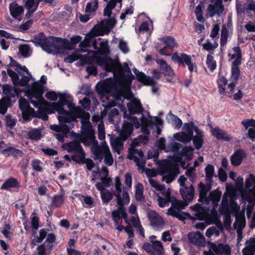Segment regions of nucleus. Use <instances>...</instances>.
Masks as SVG:
<instances>
[{"instance_id": "nucleus-1", "label": "nucleus", "mask_w": 255, "mask_h": 255, "mask_svg": "<svg viewBox=\"0 0 255 255\" xmlns=\"http://www.w3.org/2000/svg\"><path fill=\"white\" fill-rule=\"evenodd\" d=\"M113 26V22L109 19L103 20L101 23L96 25L91 31L85 36L84 41L80 43V47L81 52L87 51V50L84 48L91 46L96 51H88L84 55L78 53L70 55L65 58V62L71 63L80 59L84 63H95L102 66L106 70H112L115 68H118V65L115 61L107 56L110 52L108 41L101 38H96L95 37L96 36L109 33Z\"/></svg>"}, {"instance_id": "nucleus-2", "label": "nucleus", "mask_w": 255, "mask_h": 255, "mask_svg": "<svg viewBox=\"0 0 255 255\" xmlns=\"http://www.w3.org/2000/svg\"><path fill=\"white\" fill-rule=\"evenodd\" d=\"M73 113L75 117L81 119L82 134L78 138V141H74L64 144V148L68 152H77L83 149L80 142L85 146H91V150L96 160L102 161L104 159V163L109 166H112L114 160L110 148L105 141L98 145L96 140L95 130L89 122L90 115L83 111L80 108H75Z\"/></svg>"}, {"instance_id": "nucleus-3", "label": "nucleus", "mask_w": 255, "mask_h": 255, "mask_svg": "<svg viewBox=\"0 0 255 255\" xmlns=\"http://www.w3.org/2000/svg\"><path fill=\"white\" fill-rule=\"evenodd\" d=\"M118 65V68H115L112 70H106L113 72L114 79L111 78L105 79L102 83L97 85L98 93L109 100V106H115L119 105L116 102L125 99H129L131 97L130 84L133 75L129 70L128 65L125 63L122 66L119 62L115 61Z\"/></svg>"}, {"instance_id": "nucleus-4", "label": "nucleus", "mask_w": 255, "mask_h": 255, "mask_svg": "<svg viewBox=\"0 0 255 255\" xmlns=\"http://www.w3.org/2000/svg\"><path fill=\"white\" fill-rule=\"evenodd\" d=\"M183 129L182 132L173 134V138L171 139L167 145L165 144V138H160L156 143L158 148L166 152H175L178 150L179 144L176 143L175 140L186 143L190 141L193 138V141L196 148L200 149L203 143L202 131L192 123L185 124Z\"/></svg>"}, {"instance_id": "nucleus-5", "label": "nucleus", "mask_w": 255, "mask_h": 255, "mask_svg": "<svg viewBox=\"0 0 255 255\" xmlns=\"http://www.w3.org/2000/svg\"><path fill=\"white\" fill-rule=\"evenodd\" d=\"M149 183L150 186L153 188L155 191H159L164 197H162L157 195V201L159 206L163 208L169 203H171V206L167 210V214L173 217L178 218L181 220L185 219V214L182 211L187 205L182 201L177 200L175 197L171 196V190L170 188H166L164 184H160L157 181L149 179Z\"/></svg>"}, {"instance_id": "nucleus-6", "label": "nucleus", "mask_w": 255, "mask_h": 255, "mask_svg": "<svg viewBox=\"0 0 255 255\" xmlns=\"http://www.w3.org/2000/svg\"><path fill=\"white\" fill-rule=\"evenodd\" d=\"M120 109L124 112V117L126 118L120 132V136L124 140H125L131 135L133 127L137 128L140 125L142 131L145 134H147L148 133L147 127H150L152 124L155 125L157 128V134H160L161 129L159 126H162L163 121L159 118L154 117L151 119L149 121L142 116L140 119V123L134 116L126 115V108L124 106H121Z\"/></svg>"}, {"instance_id": "nucleus-7", "label": "nucleus", "mask_w": 255, "mask_h": 255, "mask_svg": "<svg viewBox=\"0 0 255 255\" xmlns=\"http://www.w3.org/2000/svg\"><path fill=\"white\" fill-rule=\"evenodd\" d=\"M229 201L233 206L236 221L234 223V227L237 230L238 234V241L240 242L243 238L242 231L243 229L245 227L246 221L245 219V208L242 210H239L238 204L233 202V197L230 193L226 192L224 194L222 201V206L221 207L220 212L224 214L225 223L226 224L231 223L230 218L231 215L229 210L228 204Z\"/></svg>"}, {"instance_id": "nucleus-8", "label": "nucleus", "mask_w": 255, "mask_h": 255, "mask_svg": "<svg viewBox=\"0 0 255 255\" xmlns=\"http://www.w3.org/2000/svg\"><path fill=\"white\" fill-rule=\"evenodd\" d=\"M46 81V77L42 75L39 81L34 82L24 91L25 95L28 97L30 103L38 111L47 109L49 106L48 102L42 96Z\"/></svg>"}, {"instance_id": "nucleus-9", "label": "nucleus", "mask_w": 255, "mask_h": 255, "mask_svg": "<svg viewBox=\"0 0 255 255\" xmlns=\"http://www.w3.org/2000/svg\"><path fill=\"white\" fill-rule=\"evenodd\" d=\"M35 43L40 46L48 53L56 54L64 49L69 48L68 40L51 36L45 37L42 33L35 38Z\"/></svg>"}, {"instance_id": "nucleus-10", "label": "nucleus", "mask_w": 255, "mask_h": 255, "mask_svg": "<svg viewBox=\"0 0 255 255\" xmlns=\"http://www.w3.org/2000/svg\"><path fill=\"white\" fill-rule=\"evenodd\" d=\"M146 174L149 179H153L151 177H155L157 174L162 176L161 180L166 183L172 182L175 177L179 174V170L177 167L173 165L169 162H164L160 166L158 173L154 169H148L146 171Z\"/></svg>"}, {"instance_id": "nucleus-11", "label": "nucleus", "mask_w": 255, "mask_h": 255, "mask_svg": "<svg viewBox=\"0 0 255 255\" xmlns=\"http://www.w3.org/2000/svg\"><path fill=\"white\" fill-rule=\"evenodd\" d=\"M59 99V101L52 103L51 107L58 112L59 122L70 123L74 121L75 117L69 112L65 111L63 108V106L69 104L72 101V96L69 94L60 93Z\"/></svg>"}, {"instance_id": "nucleus-12", "label": "nucleus", "mask_w": 255, "mask_h": 255, "mask_svg": "<svg viewBox=\"0 0 255 255\" xmlns=\"http://www.w3.org/2000/svg\"><path fill=\"white\" fill-rule=\"evenodd\" d=\"M199 190L200 194L199 201L203 202V204L205 203L206 205L212 206V209L211 211L212 216L213 217H216L217 212L215 208L218 206V203L220 200L221 192L218 190H214L211 192L207 197V194L209 189L201 182L199 185Z\"/></svg>"}, {"instance_id": "nucleus-13", "label": "nucleus", "mask_w": 255, "mask_h": 255, "mask_svg": "<svg viewBox=\"0 0 255 255\" xmlns=\"http://www.w3.org/2000/svg\"><path fill=\"white\" fill-rule=\"evenodd\" d=\"M148 140L146 135H140L138 138L135 139L132 142L129 148L128 158L133 160L135 163L138 169H142L145 165V161L143 158V153L141 150L135 148L140 143H145Z\"/></svg>"}, {"instance_id": "nucleus-14", "label": "nucleus", "mask_w": 255, "mask_h": 255, "mask_svg": "<svg viewBox=\"0 0 255 255\" xmlns=\"http://www.w3.org/2000/svg\"><path fill=\"white\" fill-rule=\"evenodd\" d=\"M15 70L17 73L12 70H7L8 74L14 85L24 86L30 81V78L33 80L32 75L25 66L22 67L19 64H17L16 66Z\"/></svg>"}, {"instance_id": "nucleus-15", "label": "nucleus", "mask_w": 255, "mask_h": 255, "mask_svg": "<svg viewBox=\"0 0 255 255\" xmlns=\"http://www.w3.org/2000/svg\"><path fill=\"white\" fill-rule=\"evenodd\" d=\"M129 202V195L128 192H124V201H121V203H118L119 205L118 210L112 212V217L114 221L115 226L119 231L121 232L123 229V226L121 225L122 217L125 219L127 223L129 224L126 210L124 208V205L128 204Z\"/></svg>"}, {"instance_id": "nucleus-16", "label": "nucleus", "mask_w": 255, "mask_h": 255, "mask_svg": "<svg viewBox=\"0 0 255 255\" xmlns=\"http://www.w3.org/2000/svg\"><path fill=\"white\" fill-rule=\"evenodd\" d=\"M242 199H255V176L250 174L245 179V188L241 191Z\"/></svg>"}, {"instance_id": "nucleus-17", "label": "nucleus", "mask_w": 255, "mask_h": 255, "mask_svg": "<svg viewBox=\"0 0 255 255\" xmlns=\"http://www.w3.org/2000/svg\"><path fill=\"white\" fill-rule=\"evenodd\" d=\"M209 251H204V255H230L231 249L227 245L223 244H208Z\"/></svg>"}, {"instance_id": "nucleus-18", "label": "nucleus", "mask_w": 255, "mask_h": 255, "mask_svg": "<svg viewBox=\"0 0 255 255\" xmlns=\"http://www.w3.org/2000/svg\"><path fill=\"white\" fill-rule=\"evenodd\" d=\"M109 110L108 106L105 108L104 110L102 112L101 116L95 115L92 118V121L94 123H97L100 122L98 126V136L100 140H104L105 138V131L104 124L102 121V119L107 114Z\"/></svg>"}, {"instance_id": "nucleus-19", "label": "nucleus", "mask_w": 255, "mask_h": 255, "mask_svg": "<svg viewBox=\"0 0 255 255\" xmlns=\"http://www.w3.org/2000/svg\"><path fill=\"white\" fill-rule=\"evenodd\" d=\"M9 11L10 15L14 19L21 21L24 11L22 5H19L16 1H13L9 4Z\"/></svg>"}, {"instance_id": "nucleus-20", "label": "nucleus", "mask_w": 255, "mask_h": 255, "mask_svg": "<svg viewBox=\"0 0 255 255\" xmlns=\"http://www.w3.org/2000/svg\"><path fill=\"white\" fill-rule=\"evenodd\" d=\"M147 217L150 222L151 225L156 229L162 228L164 225L162 218L156 212L152 210L147 212Z\"/></svg>"}, {"instance_id": "nucleus-21", "label": "nucleus", "mask_w": 255, "mask_h": 255, "mask_svg": "<svg viewBox=\"0 0 255 255\" xmlns=\"http://www.w3.org/2000/svg\"><path fill=\"white\" fill-rule=\"evenodd\" d=\"M222 0H216L213 3L210 4L207 7L208 14L213 17L215 14L220 15L224 11Z\"/></svg>"}, {"instance_id": "nucleus-22", "label": "nucleus", "mask_w": 255, "mask_h": 255, "mask_svg": "<svg viewBox=\"0 0 255 255\" xmlns=\"http://www.w3.org/2000/svg\"><path fill=\"white\" fill-rule=\"evenodd\" d=\"M191 209L196 213L195 216L200 220H207L210 218V215L208 209H205V207H201L199 204L191 206Z\"/></svg>"}, {"instance_id": "nucleus-23", "label": "nucleus", "mask_w": 255, "mask_h": 255, "mask_svg": "<svg viewBox=\"0 0 255 255\" xmlns=\"http://www.w3.org/2000/svg\"><path fill=\"white\" fill-rule=\"evenodd\" d=\"M19 107L21 111L23 119L28 120L29 116L32 114L33 110L29 107V103L25 98H21L19 99Z\"/></svg>"}, {"instance_id": "nucleus-24", "label": "nucleus", "mask_w": 255, "mask_h": 255, "mask_svg": "<svg viewBox=\"0 0 255 255\" xmlns=\"http://www.w3.org/2000/svg\"><path fill=\"white\" fill-rule=\"evenodd\" d=\"M239 65L232 64V71L231 79L233 81L228 86L227 90H229L228 92L229 94H232L234 92L235 87L237 84V81L239 78L240 71L238 68Z\"/></svg>"}, {"instance_id": "nucleus-25", "label": "nucleus", "mask_w": 255, "mask_h": 255, "mask_svg": "<svg viewBox=\"0 0 255 255\" xmlns=\"http://www.w3.org/2000/svg\"><path fill=\"white\" fill-rule=\"evenodd\" d=\"M190 242L198 247H203L205 245V238L199 232H192L188 234Z\"/></svg>"}, {"instance_id": "nucleus-26", "label": "nucleus", "mask_w": 255, "mask_h": 255, "mask_svg": "<svg viewBox=\"0 0 255 255\" xmlns=\"http://www.w3.org/2000/svg\"><path fill=\"white\" fill-rule=\"evenodd\" d=\"M228 56L230 60L234 59L232 64L240 65L241 64L242 52L239 46H235L232 50H230Z\"/></svg>"}, {"instance_id": "nucleus-27", "label": "nucleus", "mask_w": 255, "mask_h": 255, "mask_svg": "<svg viewBox=\"0 0 255 255\" xmlns=\"http://www.w3.org/2000/svg\"><path fill=\"white\" fill-rule=\"evenodd\" d=\"M171 59L175 63L183 64V66L184 64L190 65L192 62L191 56L185 53L179 54L174 53L172 56Z\"/></svg>"}, {"instance_id": "nucleus-28", "label": "nucleus", "mask_w": 255, "mask_h": 255, "mask_svg": "<svg viewBox=\"0 0 255 255\" xmlns=\"http://www.w3.org/2000/svg\"><path fill=\"white\" fill-rule=\"evenodd\" d=\"M115 189L114 195L116 197L117 203H121V201H124V192H127L124 189L123 191L122 197L121 193L122 191L123 187L121 182V180L119 176H116L115 179Z\"/></svg>"}, {"instance_id": "nucleus-29", "label": "nucleus", "mask_w": 255, "mask_h": 255, "mask_svg": "<svg viewBox=\"0 0 255 255\" xmlns=\"http://www.w3.org/2000/svg\"><path fill=\"white\" fill-rule=\"evenodd\" d=\"M211 131L212 135L218 140L229 141L233 138L231 135L220 128H212Z\"/></svg>"}, {"instance_id": "nucleus-30", "label": "nucleus", "mask_w": 255, "mask_h": 255, "mask_svg": "<svg viewBox=\"0 0 255 255\" xmlns=\"http://www.w3.org/2000/svg\"><path fill=\"white\" fill-rule=\"evenodd\" d=\"M24 3V6L27 10L25 15L27 18H29L32 13L36 11L39 4L37 0H22Z\"/></svg>"}, {"instance_id": "nucleus-31", "label": "nucleus", "mask_w": 255, "mask_h": 255, "mask_svg": "<svg viewBox=\"0 0 255 255\" xmlns=\"http://www.w3.org/2000/svg\"><path fill=\"white\" fill-rule=\"evenodd\" d=\"M247 156L246 152L243 149H239L231 156V162L234 166L240 165L244 158Z\"/></svg>"}, {"instance_id": "nucleus-32", "label": "nucleus", "mask_w": 255, "mask_h": 255, "mask_svg": "<svg viewBox=\"0 0 255 255\" xmlns=\"http://www.w3.org/2000/svg\"><path fill=\"white\" fill-rule=\"evenodd\" d=\"M180 192L186 202H190L193 199L194 189L192 185H190L189 187L185 186L183 187V188H181Z\"/></svg>"}, {"instance_id": "nucleus-33", "label": "nucleus", "mask_w": 255, "mask_h": 255, "mask_svg": "<svg viewBox=\"0 0 255 255\" xmlns=\"http://www.w3.org/2000/svg\"><path fill=\"white\" fill-rule=\"evenodd\" d=\"M131 114L140 113L143 111L141 104L138 99H133L127 105Z\"/></svg>"}, {"instance_id": "nucleus-34", "label": "nucleus", "mask_w": 255, "mask_h": 255, "mask_svg": "<svg viewBox=\"0 0 255 255\" xmlns=\"http://www.w3.org/2000/svg\"><path fill=\"white\" fill-rule=\"evenodd\" d=\"M21 92L19 89L16 87L5 84L2 86V92L7 97L6 98L10 99L14 97L16 95L19 96V94Z\"/></svg>"}, {"instance_id": "nucleus-35", "label": "nucleus", "mask_w": 255, "mask_h": 255, "mask_svg": "<svg viewBox=\"0 0 255 255\" xmlns=\"http://www.w3.org/2000/svg\"><path fill=\"white\" fill-rule=\"evenodd\" d=\"M133 72L135 75L137 80L143 84L152 85L154 84V81L153 79L147 77L142 72H140L137 69L134 68Z\"/></svg>"}, {"instance_id": "nucleus-36", "label": "nucleus", "mask_w": 255, "mask_h": 255, "mask_svg": "<svg viewBox=\"0 0 255 255\" xmlns=\"http://www.w3.org/2000/svg\"><path fill=\"white\" fill-rule=\"evenodd\" d=\"M243 255H254L255 253V239L247 241L245 247L242 251Z\"/></svg>"}, {"instance_id": "nucleus-37", "label": "nucleus", "mask_w": 255, "mask_h": 255, "mask_svg": "<svg viewBox=\"0 0 255 255\" xmlns=\"http://www.w3.org/2000/svg\"><path fill=\"white\" fill-rule=\"evenodd\" d=\"M105 0L108 1V0ZM117 5H119V8H121L122 0H110L107 3L106 7L104 8V15L108 16H111L112 9L115 8Z\"/></svg>"}, {"instance_id": "nucleus-38", "label": "nucleus", "mask_w": 255, "mask_h": 255, "mask_svg": "<svg viewBox=\"0 0 255 255\" xmlns=\"http://www.w3.org/2000/svg\"><path fill=\"white\" fill-rule=\"evenodd\" d=\"M153 29L152 21L149 19L147 21L143 22L140 26L138 31L140 34L146 33V36L150 34Z\"/></svg>"}, {"instance_id": "nucleus-39", "label": "nucleus", "mask_w": 255, "mask_h": 255, "mask_svg": "<svg viewBox=\"0 0 255 255\" xmlns=\"http://www.w3.org/2000/svg\"><path fill=\"white\" fill-rule=\"evenodd\" d=\"M164 250L160 241H155L152 244L151 255H163Z\"/></svg>"}, {"instance_id": "nucleus-40", "label": "nucleus", "mask_w": 255, "mask_h": 255, "mask_svg": "<svg viewBox=\"0 0 255 255\" xmlns=\"http://www.w3.org/2000/svg\"><path fill=\"white\" fill-rule=\"evenodd\" d=\"M161 41L165 45V47L173 49L177 46V42L174 37L171 36H166L161 38Z\"/></svg>"}, {"instance_id": "nucleus-41", "label": "nucleus", "mask_w": 255, "mask_h": 255, "mask_svg": "<svg viewBox=\"0 0 255 255\" xmlns=\"http://www.w3.org/2000/svg\"><path fill=\"white\" fill-rule=\"evenodd\" d=\"M157 63L159 65L161 70L165 75L172 76L174 72L171 68L163 60H158Z\"/></svg>"}, {"instance_id": "nucleus-42", "label": "nucleus", "mask_w": 255, "mask_h": 255, "mask_svg": "<svg viewBox=\"0 0 255 255\" xmlns=\"http://www.w3.org/2000/svg\"><path fill=\"white\" fill-rule=\"evenodd\" d=\"M111 144L113 150L120 154L123 147V141L120 137L111 139Z\"/></svg>"}, {"instance_id": "nucleus-43", "label": "nucleus", "mask_w": 255, "mask_h": 255, "mask_svg": "<svg viewBox=\"0 0 255 255\" xmlns=\"http://www.w3.org/2000/svg\"><path fill=\"white\" fill-rule=\"evenodd\" d=\"M2 153L5 156L14 157L21 156L23 154L22 151L12 147H8L2 151Z\"/></svg>"}, {"instance_id": "nucleus-44", "label": "nucleus", "mask_w": 255, "mask_h": 255, "mask_svg": "<svg viewBox=\"0 0 255 255\" xmlns=\"http://www.w3.org/2000/svg\"><path fill=\"white\" fill-rule=\"evenodd\" d=\"M130 222L132 224L133 226L137 229V230L139 232L140 235L144 237V230L142 228L139 217L137 216L132 217L130 218Z\"/></svg>"}, {"instance_id": "nucleus-45", "label": "nucleus", "mask_w": 255, "mask_h": 255, "mask_svg": "<svg viewBox=\"0 0 255 255\" xmlns=\"http://www.w3.org/2000/svg\"><path fill=\"white\" fill-rule=\"evenodd\" d=\"M98 7V0H88L85 11L86 13H91L95 12Z\"/></svg>"}, {"instance_id": "nucleus-46", "label": "nucleus", "mask_w": 255, "mask_h": 255, "mask_svg": "<svg viewBox=\"0 0 255 255\" xmlns=\"http://www.w3.org/2000/svg\"><path fill=\"white\" fill-rule=\"evenodd\" d=\"M245 201L248 202L249 203L247 206L246 212L247 216L248 218H250L252 215L253 211L255 205V199H242Z\"/></svg>"}, {"instance_id": "nucleus-47", "label": "nucleus", "mask_w": 255, "mask_h": 255, "mask_svg": "<svg viewBox=\"0 0 255 255\" xmlns=\"http://www.w3.org/2000/svg\"><path fill=\"white\" fill-rule=\"evenodd\" d=\"M18 186V182L17 179L14 178H10L3 183L1 189H7L10 187H16Z\"/></svg>"}, {"instance_id": "nucleus-48", "label": "nucleus", "mask_w": 255, "mask_h": 255, "mask_svg": "<svg viewBox=\"0 0 255 255\" xmlns=\"http://www.w3.org/2000/svg\"><path fill=\"white\" fill-rule=\"evenodd\" d=\"M109 121L112 124H115L119 121V111L115 108L112 109L109 114Z\"/></svg>"}, {"instance_id": "nucleus-49", "label": "nucleus", "mask_w": 255, "mask_h": 255, "mask_svg": "<svg viewBox=\"0 0 255 255\" xmlns=\"http://www.w3.org/2000/svg\"><path fill=\"white\" fill-rule=\"evenodd\" d=\"M101 193V199L103 203H108L113 198L114 192H112L109 190L107 189L102 191Z\"/></svg>"}, {"instance_id": "nucleus-50", "label": "nucleus", "mask_w": 255, "mask_h": 255, "mask_svg": "<svg viewBox=\"0 0 255 255\" xmlns=\"http://www.w3.org/2000/svg\"><path fill=\"white\" fill-rule=\"evenodd\" d=\"M10 100L6 98H3L0 100V113L4 114L7 111V108L10 104Z\"/></svg>"}, {"instance_id": "nucleus-51", "label": "nucleus", "mask_w": 255, "mask_h": 255, "mask_svg": "<svg viewBox=\"0 0 255 255\" xmlns=\"http://www.w3.org/2000/svg\"><path fill=\"white\" fill-rule=\"evenodd\" d=\"M206 64L211 71H213L216 68V62L214 57L210 54L207 56Z\"/></svg>"}, {"instance_id": "nucleus-52", "label": "nucleus", "mask_w": 255, "mask_h": 255, "mask_svg": "<svg viewBox=\"0 0 255 255\" xmlns=\"http://www.w3.org/2000/svg\"><path fill=\"white\" fill-rule=\"evenodd\" d=\"M62 123H60L61 125L59 126L55 125H51L50 126V128L53 130L58 132L62 131L63 133L66 134L69 130V128L67 125L65 124H62Z\"/></svg>"}, {"instance_id": "nucleus-53", "label": "nucleus", "mask_w": 255, "mask_h": 255, "mask_svg": "<svg viewBox=\"0 0 255 255\" xmlns=\"http://www.w3.org/2000/svg\"><path fill=\"white\" fill-rule=\"evenodd\" d=\"M228 81L224 77H221L218 81L217 84L218 86L219 92L221 94H224L225 93V87L227 85Z\"/></svg>"}, {"instance_id": "nucleus-54", "label": "nucleus", "mask_w": 255, "mask_h": 255, "mask_svg": "<svg viewBox=\"0 0 255 255\" xmlns=\"http://www.w3.org/2000/svg\"><path fill=\"white\" fill-rule=\"evenodd\" d=\"M169 117L170 119L172 121L173 126L175 128L179 129L180 128L182 125V121L178 118L177 116L173 115L171 113L169 114Z\"/></svg>"}, {"instance_id": "nucleus-55", "label": "nucleus", "mask_w": 255, "mask_h": 255, "mask_svg": "<svg viewBox=\"0 0 255 255\" xmlns=\"http://www.w3.org/2000/svg\"><path fill=\"white\" fill-rule=\"evenodd\" d=\"M77 154L73 155L71 157L72 160L77 163H83L84 162L85 154L82 149V151H79L77 152Z\"/></svg>"}, {"instance_id": "nucleus-56", "label": "nucleus", "mask_w": 255, "mask_h": 255, "mask_svg": "<svg viewBox=\"0 0 255 255\" xmlns=\"http://www.w3.org/2000/svg\"><path fill=\"white\" fill-rule=\"evenodd\" d=\"M228 34L226 25H224L221 30L220 43L222 46L225 45L228 40Z\"/></svg>"}, {"instance_id": "nucleus-57", "label": "nucleus", "mask_w": 255, "mask_h": 255, "mask_svg": "<svg viewBox=\"0 0 255 255\" xmlns=\"http://www.w3.org/2000/svg\"><path fill=\"white\" fill-rule=\"evenodd\" d=\"M143 185L140 183H137L135 186V198L137 200H141L143 198Z\"/></svg>"}, {"instance_id": "nucleus-58", "label": "nucleus", "mask_w": 255, "mask_h": 255, "mask_svg": "<svg viewBox=\"0 0 255 255\" xmlns=\"http://www.w3.org/2000/svg\"><path fill=\"white\" fill-rule=\"evenodd\" d=\"M39 236H35L32 240V243H33L34 245H35L36 243L42 242L47 235V233L44 229H41L39 231Z\"/></svg>"}, {"instance_id": "nucleus-59", "label": "nucleus", "mask_w": 255, "mask_h": 255, "mask_svg": "<svg viewBox=\"0 0 255 255\" xmlns=\"http://www.w3.org/2000/svg\"><path fill=\"white\" fill-rule=\"evenodd\" d=\"M29 137L33 140H38L41 137V132L39 129H33L28 133Z\"/></svg>"}, {"instance_id": "nucleus-60", "label": "nucleus", "mask_w": 255, "mask_h": 255, "mask_svg": "<svg viewBox=\"0 0 255 255\" xmlns=\"http://www.w3.org/2000/svg\"><path fill=\"white\" fill-rule=\"evenodd\" d=\"M19 49L22 55L25 57L29 56L31 53V50L30 47L26 44L20 45L19 47Z\"/></svg>"}, {"instance_id": "nucleus-61", "label": "nucleus", "mask_w": 255, "mask_h": 255, "mask_svg": "<svg viewBox=\"0 0 255 255\" xmlns=\"http://www.w3.org/2000/svg\"><path fill=\"white\" fill-rule=\"evenodd\" d=\"M206 177L210 180L214 175L215 169L213 165L208 164L205 168Z\"/></svg>"}, {"instance_id": "nucleus-62", "label": "nucleus", "mask_w": 255, "mask_h": 255, "mask_svg": "<svg viewBox=\"0 0 255 255\" xmlns=\"http://www.w3.org/2000/svg\"><path fill=\"white\" fill-rule=\"evenodd\" d=\"M193 151V148L191 146H186L181 150V155L185 156L187 159H191Z\"/></svg>"}, {"instance_id": "nucleus-63", "label": "nucleus", "mask_w": 255, "mask_h": 255, "mask_svg": "<svg viewBox=\"0 0 255 255\" xmlns=\"http://www.w3.org/2000/svg\"><path fill=\"white\" fill-rule=\"evenodd\" d=\"M202 46L204 49L207 51H211L214 50L218 47V43L216 41L214 43H212L209 40H207L206 42L204 43Z\"/></svg>"}, {"instance_id": "nucleus-64", "label": "nucleus", "mask_w": 255, "mask_h": 255, "mask_svg": "<svg viewBox=\"0 0 255 255\" xmlns=\"http://www.w3.org/2000/svg\"><path fill=\"white\" fill-rule=\"evenodd\" d=\"M59 93L53 91H49L46 93L45 96L48 100L55 101L59 98Z\"/></svg>"}]
</instances>
